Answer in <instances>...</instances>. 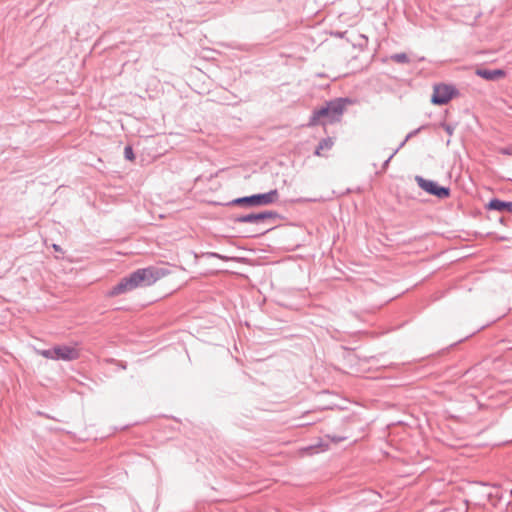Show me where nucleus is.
<instances>
[{
	"label": "nucleus",
	"mask_w": 512,
	"mask_h": 512,
	"mask_svg": "<svg viewBox=\"0 0 512 512\" xmlns=\"http://www.w3.org/2000/svg\"><path fill=\"white\" fill-rule=\"evenodd\" d=\"M158 279L157 273L153 268L138 269L130 275L122 278L108 292V297H116L137 288L150 286Z\"/></svg>",
	"instance_id": "1"
},
{
	"label": "nucleus",
	"mask_w": 512,
	"mask_h": 512,
	"mask_svg": "<svg viewBox=\"0 0 512 512\" xmlns=\"http://www.w3.org/2000/svg\"><path fill=\"white\" fill-rule=\"evenodd\" d=\"M347 104L348 101L343 99H337L325 104L313 112L309 125H327L340 121L347 108Z\"/></svg>",
	"instance_id": "2"
},
{
	"label": "nucleus",
	"mask_w": 512,
	"mask_h": 512,
	"mask_svg": "<svg viewBox=\"0 0 512 512\" xmlns=\"http://www.w3.org/2000/svg\"><path fill=\"white\" fill-rule=\"evenodd\" d=\"M457 95L456 89L448 84H436L433 87V94L431 102L435 105L447 104L452 98Z\"/></svg>",
	"instance_id": "3"
},
{
	"label": "nucleus",
	"mask_w": 512,
	"mask_h": 512,
	"mask_svg": "<svg viewBox=\"0 0 512 512\" xmlns=\"http://www.w3.org/2000/svg\"><path fill=\"white\" fill-rule=\"evenodd\" d=\"M276 216L277 215L274 212H263V213H258V214H249L246 216H242V217L238 218L237 220L239 222H248V223H253L256 225H262L263 226L262 232L264 233L271 229V225L273 224Z\"/></svg>",
	"instance_id": "4"
},
{
	"label": "nucleus",
	"mask_w": 512,
	"mask_h": 512,
	"mask_svg": "<svg viewBox=\"0 0 512 512\" xmlns=\"http://www.w3.org/2000/svg\"><path fill=\"white\" fill-rule=\"evenodd\" d=\"M415 180L424 191L431 195H434L441 199H445L450 196L449 188L440 187L434 181L426 180L420 176H416Z\"/></svg>",
	"instance_id": "5"
},
{
	"label": "nucleus",
	"mask_w": 512,
	"mask_h": 512,
	"mask_svg": "<svg viewBox=\"0 0 512 512\" xmlns=\"http://www.w3.org/2000/svg\"><path fill=\"white\" fill-rule=\"evenodd\" d=\"M54 356L51 359L75 360L80 356V351L74 346H58L53 348Z\"/></svg>",
	"instance_id": "6"
},
{
	"label": "nucleus",
	"mask_w": 512,
	"mask_h": 512,
	"mask_svg": "<svg viewBox=\"0 0 512 512\" xmlns=\"http://www.w3.org/2000/svg\"><path fill=\"white\" fill-rule=\"evenodd\" d=\"M254 206L268 205L274 203L278 199L277 190H272L268 193L253 195Z\"/></svg>",
	"instance_id": "7"
},
{
	"label": "nucleus",
	"mask_w": 512,
	"mask_h": 512,
	"mask_svg": "<svg viewBox=\"0 0 512 512\" xmlns=\"http://www.w3.org/2000/svg\"><path fill=\"white\" fill-rule=\"evenodd\" d=\"M487 208L489 210H497V211H509L512 212V202H504L499 199H492L488 204Z\"/></svg>",
	"instance_id": "8"
},
{
	"label": "nucleus",
	"mask_w": 512,
	"mask_h": 512,
	"mask_svg": "<svg viewBox=\"0 0 512 512\" xmlns=\"http://www.w3.org/2000/svg\"><path fill=\"white\" fill-rule=\"evenodd\" d=\"M476 74L487 80H494L497 78H501L504 76V72L502 70H477Z\"/></svg>",
	"instance_id": "9"
},
{
	"label": "nucleus",
	"mask_w": 512,
	"mask_h": 512,
	"mask_svg": "<svg viewBox=\"0 0 512 512\" xmlns=\"http://www.w3.org/2000/svg\"><path fill=\"white\" fill-rule=\"evenodd\" d=\"M333 146V142L331 139H324L323 141H321L315 151V154L317 156H323L324 154L322 153V151L324 150H328L330 149L331 147Z\"/></svg>",
	"instance_id": "10"
},
{
	"label": "nucleus",
	"mask_w": 512,
	"mask_h": 512,
	"mask_svg": "<svg viewBox=\"0 0 512 512\" xmlns=\"http://www.w3.org/2000/svg\"><path fill=\"white\" fill-rule=\"evenodd\" d=\"M233 204L254 206V197L252 195L249 197L237 198L233 201Z\"/></svg>",
	"instance_id": "11"
},
{
	"label": "nucleus",
	"mask_w": 512,
	"mask_h": 512,
	"mask_svg": "<svg viewBox=\"0 0 512 512\" xmlns=\"http://www.w3.org/2000/svg\"><path fill=\"white\" fill-rule=\"evenodd\" d=\"M391 59L397 63H406L408 62V57L404 53L395 54L391 57Z\"/></svg>",
	"instance_id": "12"
},
{
	"label": "nucleus",
	"mask_w": 512,
	"mask_h": 512,
	"mask_svg": "<svg viewBox=\"0 0 512 512\" xmlns=\"http://www.w3.org/2000/svg\"><path fill=\"white\" fill-rule=\"evenodd\" d=\"M124 153H125V157H126L128 160H130V161H133V160H134V153H133L132 147L127 146V147L125 148Z\"/></svg>",
	"instance_id": "13"
},
{
	"label": "nucleus",
	"mask_w": 512,
	"mask_h": 512,
	"mask_svg": "<svg viewBox=\"0 0 512 512\" xmlns=\"http://www.w3.org/2000/svg\"><path fill=\"white\" fill-rule=\"evenodd\" d=\"M41 354L45 357V358H51V356H54L53 354V349L52 350H44L41 352Z\"/></svg>",
	"instance_id": "14"
}]
</instances>
